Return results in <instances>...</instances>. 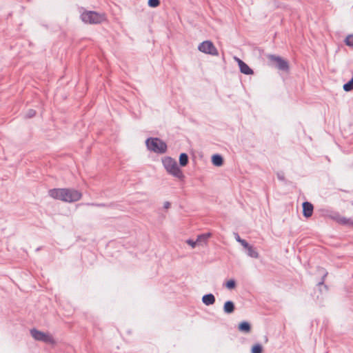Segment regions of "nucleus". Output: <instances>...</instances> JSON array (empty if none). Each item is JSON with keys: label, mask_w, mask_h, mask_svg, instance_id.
<instances>
[{"label": "nucleus", "mask_w": 353, "mask_h": 353, "mask_svg": "<svg viewBox=\"0 0 353 353\" xmlns=\"http://www.w3.org/2000/svg\"><path fill=\"white\" fill-rule=\"evenodd\" d=\"M48 195L57 200L73 203L81 199L82 194L74 188H53L48 191Z\"/></svg>", "instance_id": "obj_1"}, {"label": "nucleus", "mask_w": 353, "mask_h": 353, "mask_svg": "<svg viewBox=\"0 0 353 353\" xmlns=\"http://www.w3.org/2000/svg\"><path fill=\"white\" fill-rule=\"evenodd\" d=\"M234 59H235V61L237 62L238 65H239V66H240V63H241V61H242L241 59H239V58H238V57H234Z\"/></svg>", "instance_id": "obj_30"}, {"label": "nucleus", "mask_w": 353, "mask_h": 353, "mask_svg": "<svg viewBox=\"0 0 353 353\" xmlns=\"http://www.w3.org/2000/svg\"><path fill=\"white\" fill-rule=\"evenodd\" d=\"M238 329L241 332L249 333L251 330V325L249 322L243 321L239 324Z\"/></svg>", "instance_id": "obj_14"}, {"label": "nucleus", "mask_w": 353, "mask_h": 353, "mask_svg": "<svg viewBox=\"0 0 353 353\" xmlns=\"http://www.w3.org/2000/svg\"><path fill=\"white\" fill-rule=\"evenodd\" d=\"M323 271V276L321 278V280L318 283V286L319 287V290L322 292L321 287H323L325 290V291L327 290V286L324 284L325 279L327 275V272H325L323 269L321 270Z\"/></svg>", "instance_id": "obj_18"}, {"label": "nucleus", "mask_w": 353, "mask_h": 353, "mask_svg": "<svg viewBox=\"0 0 353 353\" xmlns=\"http://www.w3.org/2000/svg\"><path fill=\"white\" fill-rule=\"evenodd\" d=\"M170 207V203L169 201H165L163 204V208L165 209H168Z\"/></svg>", "instance_id": "obj_29"}, {"label": "nucleus", "mask_w": 353, "mask_h": 353, "mask_svg": "<svg viewBox=\"0 0 353 353\" xmlns=\"http://www.w3.org/2000/svg\"><path fill=\"white\" fill-rule=\"evenodd\" d=\"M235 239L237 242L240 243L241 245L245 248V247H248V243L245 240L241 239L238 233H234Z\"/></svg>", "instance_id": "obj_22"}, {"label": "nucleus", "mask_w": 353, "mask_h": 353, "mask_svg": "<svg viewBox=\"0 0 353 353\" xmlns=\"http://www.w3.org/2000/svg\"><path fill=\"white\" fill-rule=\"evenodd\" d=\"M268 58L270 61L275 63V67L279 70L283 72H288L289 70L290 67L288 62L280 56L270 54L268 56Z\"/></svg>", "instance_id": "obj_6"}, {"label": "nucleus", "mask_w": 353, "mask_h": 353, "mask_svg": "<svg viewBox=\"0 0 353 353\" xmlns=\"http://www.w3.org/2000/svg\"><path fill=\"white\" fill-rule=\"evenodd\" d=\"M212 236V233L210 232H206V233H202L197 236L196 241H198V243H206L208 239Z\"/></svg>", "instance_id": "obj_16"}, {"label": "nucleus", "mask_w": 353, "mask_h": 353, "mask_svg": "<svg viewBox=\"0 0 353 353\" xmlns=\"http://www.w3.org/2000/svg\"><path fill=\"white\" fill-rule=\"evenodd\" d=\"M31 336L36 340L41 342H44L46 343L54 344V340L53 337L49 334L43 332L41 331L38 330L36 328H32L30 330Z\"/></svg>", "instance_id": "obj_5"}, {"label": "nucleus", "mask_w": 353, "mask_h": 353, "mask_svg": "<svg viewBox=\"0 0 353 353\" xmlns=\"http://www.w3.org/2000/svg\"><path fill=\"white\" fill-rule=\"evenodd\" d=\"M346 46L352 47L353 46V34H349L346 37L344 40Z\"/></svg>", "instance_id": "obj_23"}, {"label": "nucleus", "mask_w": 353, "mask_h": 353, "mask_svg": "<svg viewBox=\"0 0 353 353\" xmlns=\"http://www.w3.org/2000/svg\"><path fill=\"white\" fill-rule=\"evenodd\" d=\"M239 70L240 72L244 74L249 75L254 74L253 70L244 61L240 63Z\"/></svg>", "instance_id": "obj_11"}, {"label": "nucleus", "mask_w": 353, "mask_h": 353, "mask_svg": "<svg viewBox=\"0 0 353 353\" xmlns=\"http://www.w3.org/2000/svg\"><path fill=\"white\" fill-rule=\"evenodd\" d=\"M161 3L160 0H148V5L150 8H157Z\"/></svg>", "instance_id": "obj_24"}, {"label": "nucleus", "mask_w": 353, "mask_h": 353, "mask_svg": "<svg viewBox=\"0 0 353 353\" xmlns=\"http://www.w3.org/2000/svg\"><path fill=\"white\" fill-rule=\"evenodd\" d=\"M337 223L343 225H347L350 228H353V219L346 218L345 216H339L336 219Z\"/></svg>", "instance_id": "obj_13"}, {"label": "nucleus", "mask_w": 353, "mask_h": 353, "mask_svg": "<svg viewBox=\"0 0 353 353\" xmlns=\"http://www.w3.org/2000/svg\"><path fill=\"white\" fill-rule=\"evenodd\" d=\"M148 150L157 154H164L167 151V144L157 137H149L145 140Z\"/></svg>", "instance_id": "obj_3"}, {"label": "nucleus", "mask_w": 353, "mask_h": 353, "mask_svg": "<svg viewBox=\"0 0 353 353\" xmlns=\"http://www.w3.org/2000/svg\"><path fill=\"white\" fill-rule=\"evenodd\" d=\"M81 20L90 24H99L106 20V17L104 13H98L94 11H86L81 14Z\"/></svg>", "instance_id": "obj_4"}, {"label": "nucleus", "mask_w": 353, "mask_h": 353, "mask_svg": "<svg viewBox=\"0 0 353 353\" xmlns=\"http://www.w3.org/2000/svg\"><path fill=\"white\" fill-rule=\"evenodd\" d=\"M263 352V346L260 343L254 344L251 349L252 353H262Z\"/></svg>", "instance_id": "obj_20"}, {"label": "nucleus", "mask_w": 353, "mask_h": 353, "mask_svg": "<svg viewBox=\"0 0 353 353\" xmlns=\"http://www.w3.org/2000/svg\"><path fill=\"white\" fill-rule=\"evenodd\" d=\"M303 207V215L305 218L310 217L313 214L314 206L308 201H305L302 204Z\"/></svg>", "instance_id": "obj_8"}, {"label": "nucleus", "mask_w": 353, "mask_h": 353, "mask_svg": "<svg viewBox=\"0 0 353 353\" xmlns=\"http://www.w3.org/2000/svg\"><path fill=\"white\" fill-rule=\"evenodd\" d=\"M277 178L279 181H283L286 183V180L285 178L284 172H279L276 173Z\"/></svg>", "instance_id": "obj_25"}, {"label": "nucleus", "mask_w": 353, "mask_h": 353, "mask_svg": "<svg viewBox=\"0 0 353 353\" xmlns=\"http://www.w3.org/2000/svg\"><path fill=\"white\" fill-rule=\"evenodd\" d=\"M215 296L212 293L204 294L202 297V302L205 305H211L215 303Z\"/></svg>", "instance_id": "obj_9"}, {"label": "nucleus", "mask_w": 353, "mask_h": 353, "mask_svg": "<svg viewBox=\"0 0 353 353\" xmlns=\"http://www.w3.org/2000/svg\"><path fill=\"white\" fill-rule=\"evenodd\" d=\"M179 164L181 166H182V167L186 166L189 162L188 155L185 152L181 153L179 155Z\"/></svg>", "instance_id": "obj_17"}, {"label": "nucleus", "mask_w": 353, "mask_h": 353, "mask_svg": "<svg viewBox=\"0 0 353 353\" xmlns=\"http://www.w3.org/2000/svg\"><path fill=\"white\" fill-rule=\"evenodd\" d=\"M235 310V305L232 301H227L223 305V311L225 314H232Z\"/></svg>", "instance_id": "obj_12"}, {"label": "nucleus", "mask_w": 353, "mask_h": 353, "mask_svg": "<svg viewBox=\"0 0 353 353\" xmlns=\"http://www.w3.org/2000/svg\"><path fill=\"white\" fill-rule=\"evenodd\" d=\"M87 205H94V206H97V207H104L105 206V203H88Z\"/></svg>", "instance_id": "obj_28"}, {"label": "nucleus", "mask_w": 353, "mask_h": 353, "mask_svg": "<svg viewBox=\"0 0 353 353\" xmlns=\"http://www.w3.org/2000/svg\"><path fill=\"white\" fill-rule=\"evenodd\" d=\"M36 115V111L33 109H30L28 110L27 114H26V117L28 118H32L34 117V116Z\"/></svg>", "instance_id": "obj_26"}, {"label": "nucleus", "mask_w": 353, "mask_h": 353, "mask_svg": "<svg viewBox=\"0 0 353 353\" xmlns=\"http://www.w3.org/2000/svg\"><path fill=\"white\" fill-rule=\"evenodd\" d=\"M186 243L190 245L192 248H195L196 245L198 243V241H194L192 239H188L186 241Z\"/></svg>", "instance_id": "obj_27"}, {"label": "nucleus", "mask_w": 353, "mask_h": 353, "mask_svg": "<svg viewBox=\"0 0 353 353\" xmlns=\"http://www.w3.org/2000/svg\"><path fill=\"white\" fill-rule=\"evenodd\" d=\"M236 281L233 279L227 281L226 283H225V288L229 290L234 289L236 288Z\"/></svg>", "instance_id": "obj_21"}, {"label": "nucleus", "mask_w": 353, "mask_h": 353, "mask_svg": "<svg viewBox=\"0 0 353 353\" xmlns=\"http://www.w3.org/2000/svg\"><path fill=\"white\" fill-rule=\"evenodd\" d=\"M246 254L254 259H257L259 257V253L256 250V249L251 245L248 244V247H245Z\"/></svg>", "instance_id": "obj_15"}, {"label": "nucleus", "mask_w": 353, "mask_h": 353, "mask_svg": "<svg viewBox=\"0 0 353 353\" xmlns=\"http://www.w3.org/2000/svg\"><path fill=\"white\" fill-rule=\"evenodd\" d=\"M162 163L169 174L179 179H183L185 177L181 170L179 167L177 162L172 157H165L163 159Z\"/></svg>", "instance_id": "obj_2"}, {"label": "nucleus", "mask_w": 353, "mask_h": 353, "mask_svg": "<svg viewBox=\"0 0 353 353\" xmlns=\"http://www.w3.org/2000/svg\"><path fill=\"white\" fill-rule=\"evenodd\" d=\"M343 88L345 92L353 90V77L350 80L343 84Z\"/></svg>", "instance_id": "obj_19"}, {"label": "nucleus", "mask_w": 353, "mask_h": 353, "mask_svg": "<svg viewBox=\"0 0 353 353\" xmlns=\"http://www.w3.org/2000/svg\"><path fill=\"white\" fill-rule=\"evenodd\" d=\"M198 50L205 54L211 55H218V50L214 43L209 40L204 41L198 46Z\"/></svg>", "instance_id": "obj_7"}, {"label": "nucleus", "mask_w": 353, "mask_h": 353, "mask_svg": "<svg viewBox=\"0 0 353 353\" xmlns=\"http://www.w3.org/2000/svg\"><path fill=\"white\" fill-rule=\"evenodd\" d=\"M212 163L216 166L220 167L223 164L224 160L223 157L219 154H214L211 158Z\"/></svg>", "instance_id": "obj_10"}]
</instances>
